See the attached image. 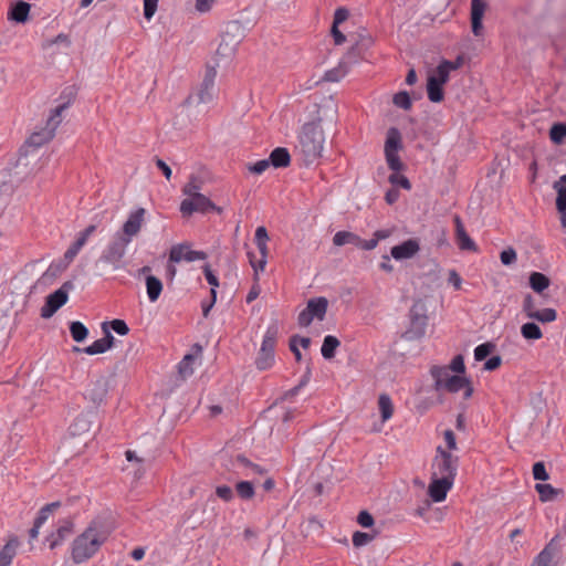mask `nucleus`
Here are the masks:
<instances>
[{"instance_id": "f257e3e1", "label": "nucleus", "mask_w": 566, "mask_h": 566, "mask_svg": "<svg viewBox=\"0 0 566 566\" xmlns=\"http://www.w3.org/2000/svg\"><path fill=\"white\" fill-rule=\"evenodd\" d=\"M106 537V534L102 531V524L97 521L91 522L87 528L73 541V562L81 564L88 560L96 554Z\"/></svg>"}, {"instance_id": "f03ea898", "label": "nucleus", "mask_w": 566, "mask_h": 566, "mask_svg": "<svg viewBox=\"0 0 566 566\" xmlns=\"http://www.w3.org/2000/svg\"><path fill=\"white\" fill-rule=\"evenodd\" d=\"M324 145V133L319 122L305 123L298 135V147L306 163L321 157Z\"/></svg>"}, {"instance_id": "7ed1b4c3", "label": "nucleus", "mask_w": 566, "mask_h": 566, "mask_svg": "<svg viewBox=\"0 0 566 566\" xmlns=\"http://www.w3.org/2000/svg\"><path fill=\"white\" fill-rule=\"evenodd\" d=\"M64 95H67L69 99L60 104L52 111L50 117L48 118L45 127L41 128L40 130L33 132L25 142L27 146L39 148L54 137L55 130L61 123L60 116L62 112L70 106L72 98L74 97L73 87L65 88L62 93V97Z\"/></svg>"}, {"instance_id": "20e7f679", "label": "nucleus", "mask_w": 566, "mask_h": 566, "mask_svg": "<svg viewBox=\"0 0 566 566\" xmlns=\"http://www.w3.org/2000/svg\"><path fill=\"white\" fill-rule=\"evenodd\" d=\"M427 306L422 300H416L409 310V327L403 332L406 340H417L424 336L428 325Z\"/></svg>"}, {"instance_id": "39448f33", "label": "nucleus", "mask_w": 566, "mask_h": 566, "mask_svg": "<svg viewBox=\"0 0 566 566\" xmlns=\"http://www.w3.org/2000/svg\"><path fill=\"white\" fill-rule=\"evenodd\" d=\"M127 237H113L112 241L103 250L102 254L95 262L96 266H111L113 270H118L123 266V259L126 253L128 243Z\"/></svg>"}, {"instance_id": "423d86ee", "label": "nucleus", "mask_w": 566, "mask_h": 566, "mask_svg": "<svg viewBox=\"0 0 566 566\" xmlns=\"http://www.w3.org/2000/svg\"><path fill=\"white\" fill-rule=\"evenodd\" d=\"M459 467V458L451 452L443 449L441 446L437 447V454L432 461L431 475L438 478H446L453 480L457 475Z\"/></svg>"}, {"instance_id": "0eeeda50", "label": "nucleus", "mask_w": 566, "mask_h": 566, "mask_svg": "<svg viewBox=\"0 0 566 566\" xmlns=\"http://www.w3.org/2000/svg\"><path fill=\"white\" fill-rule=\"evenodd\" d=\"M279 335V327L272 324L268 327L263 337L261 348L255 359V366L259 370H266L272 367L274 363V350Z\"/></svg>"}, {"instance_id": "6e6552de", "label": "nucleus", "mask_w": 566, "mask_h": 566, "mask_svg": "<svg viewBox=\"0 0 566 566\" xmlns=\"http://www.w3.org/2000/svg\"><path fill=\"white\" fill-rule=\"evenodd\" d=\"M450 74L441 65L428 75L427 94L432 103H441L444 99L443 85L448 83Z\"/></svg>"}, {"instance_id": "1a4fd4ad", "label": "nucleus", "mask_w": 566, "mask_h": 566, "mask_svg": "<svg viewBox=\"0 0 566 566\" xmlns=\"http://www.w3.org/2000/svg\"><path fill=\"white\" fill-rule=\"evenodd\" d=\"M560 534H556L533 559L531 566H556L562 557Z\"/></svg>"}, {"instance_id": "9d476101", "label": "nucleus", "mask_w": 566, "mask_h": 566, "mask_svg": "<svg viewBox=\"0 0 566 566\" xmlns=\"http://www.w3.org/2000/svg\"><path fill=\"white\" fill-rule=\"evenodd\" d=\"M216 211L217 213L222 212V208L216 206L205 195H196L193 198L184 199L180 203V212L184 216H191L193 212L208 213Z\"/></svg>"}, {"instance_id": "9b49d317", "label": "nucleus", "mask_w": 566, "mask_h": 566, "mask_svg": "<svg viewBox=\"0 0 566 566\" xmlns=\"http://www.w3.org/2000/svg\"><path fill=\"white\" fill-rule=\"evenodd\" d=\"M109 382L104 376L93 380L87 386L84 397L86 400L93 403L94 407H99L106 399L108 394Z\"/></svg>"}, {"instance_id": "f8f14e48", "label": "nucleus", "mask_w": 566, "mask_h": 566, "mask_svg": "<svg viewBox=\"0 0 566 566\" xmlns=\"http://www.w3.org/2000/svg\"><path fill=\"white\" fill-rule=\"evenodd\" d=\"M207 258L206 252L191 250L188 243L172 245L169 251L170 263H179L181 261L193 262L197 260H206Z\"/></svg>"}, {"instance_id": "ddd939ff", "label": "nucleus", "mask_w": 566, "mask_h": 566, "mask_svg": "<svg viewBox=\"0 0 566 566\" xmlns=\"http://www.w3.org/2000/svg\"><path fill=\"white\" fill-rule=\"evenodd\" d=\"M217 71L213 66H207L203 80L197 93V103H208L213 98Z\"/></svg>"}, {"instance_id": "4468645a", "label": "nucleus", "mask_w": 566, "mask_h": 566, "mask_svg": "<svg viewBox=\"0 0 566 566\" xmlns=\"http://www.w3.org/2000/svg\"><path fill=\"white\" fill-rule=\"evenodd\" d=\"M230 29H233L235 31L241 30V25L239 22H231L228 24L226 32L222 35L221 42L218 46L217 53L224 57H230L234 54L238 45L241 42V36H232V43L228 42V38L231 35Z\"/></svg>"}, {"instance_id": "2eb2a0df", "label": "nucleus", "mask_w": 566, "mask_h": 566, "mask_svg": "<svg viewBox=\"0 0 566 566\" xmlns=\"http://www.w3.org/2000/svg\"><path fill=\"white\" fill-rule=\"evenodd\" d=\"M145 216V209L138 208L132 212L128 219L123 224V232L115 233L117 237H127L128 243L132 241V237L136 235L142 228V223Z\"/></svg>"}, {"instance_id": "dca6fc26", "label": "nucleus", "mask_w": 566, "mask_h": 566, "mask_svg": "<svg viewBox=\"0 0 566 566\" xmlns=\"http://www.w3.org/2000/svg\"><path fill=\"white\" fill-rule=\"evenodd\" d=\"M69 300L64 291H54L46 296L44 305L41 307V317L50 318L53 316Z\"/></svg>"}, {"instance_id": "f3484780", "label": "nucleus", "mask_w": 566, "mask_h": 566, "mask_svg": "<svg viewBox=\"0 0 566 566\" xmlns=\"http://www.w3.org/2000/svg\"><path fill=\"white\" fill-rule=\"evenodd\" d=\"M453 480L431 475L428 494L434 502H441L447 497L448 491L453 485Z\"/></svg>"}, {"instance_id": "a211bd4d", "label": "nucleus", "mask_w": 566, "mask_h": 566, "mask_svg": "<svg viewBox=\"0 0 566 566\" xmlns=\"http://www.w3.org/2000/svg\"><path fill=\"white\" fill-rule=\"evenodd\" d=\"M455 226V240L460 250L478 252L479 248L475 242L467 233L462 219L455 214L453 217Z\"/></svg>"}, {"instance_id": "6ab92c4d", "label": "nucleus", "mask_w": 566, "mask_h": 566, "mask_svg": "<svg viewBox=\"0 0 566 566\" xmlns=\"http://www.w3.org/2000/svg\"><path fill=\"white\" fill-rule=\"evenodd\" d=\"M420 251L418 239H408L402 243L395 245L390 250V254L395 260L411 259Z\"/></svg>"}, {"instance_id": "aec40b11", "label": "nucleus", "mask_w": 566, "mask_h": 566, "mask_svg": "<svg viewBox=\"0 0 566 566\" xmlns=\"http://www.w3.org/2000/svg\"><path fill=\"white\" fill-rule=\"evenodd\" d=\"M73 526L74 524L70 518H64L60 521L56 531L51 533L46 537L49 547L51 549H54L56 546H59L65 538H67L73 533Z\"/></svg>"}, {"instance_id": "412c9836", "label": "nucleus", "mask_w": 566, "mask_h": 566, "mask_svg": "<svg viewBox=\"0 0 566 566\" xmlns=\"http://www.w3.org/2000/svg\"><path fill=\"white\" fill-rule=\"evenodd\" d=\"M486 3L483 0H471V28L475 36H480L483 32L482 19Z\"/></svg>"}, {"instance_id": "4be33fe9", "label": "nucleus", "mask_w": 566, "mask_h": 566, "mask_svg": "<svg viewBox=\"0 0 566 566\" xmlns=\"http://www.w3.org/2000/svg\"><path fill=\"white\" fill-rule=\"evenodd\" d=\"M255 244L260 251L261 258L259 260H256L253 252H248V259H249L250 265L254 270V281L258 282L259 281V272L263 271L266 265V258H268L269 250H268V241L255 242Z\"/></svg>"}, {"instance_id": "5701e85b", "label": "nucleus", "mask_w": 566, "mask_h": 566, "mask_svg": "<svg viewBox=\"0 0 566 566\" xmlns=\"http://www.w3.org/2000/svg\"><path fill=\"white\" fill-rule=\"evenodd\" d=\"M31 6L25 1L15 2L8 12V19L17 23H25L29 19Z\"/></svg>"}, {"instance_id": "b1692460", "label": "nucleus", "mask_w": 566, "mask_h": 566, "mask_svg": "<svg viewBox=\"0 0 566 566\" xmlns=\"http://www.w3.org/2000/svg\"><path fill=\"white\" fill-rule=\"evenodd\" d=\"M430 375L434 380L433 388L436 391H440L444 389V384L448 381L452 375L450 374V368L447 366H432L430 368Z\"/></svg>"}, {"instance_id": "393cba45", "label": "nucleus", "mask_w": 566, "mask_h": 566, "mask_svg": "<svg viewBox=\"0 0 566 566\" xmlns=\"http://www.w3.org/2000/svg\"><path fill=\"white\" fill-rule=\"evenodd\" d=\"M271 166L274 168H285L291 164V155L284 147H276L269 157Z\"/></svg>"}, {"instance_id": "a878e982", "label": "nucleus", "mask_w": 566, "mask_h": 566, "mask_svg": "<svg viewBox=\"0 0 566 566\" xmlns=\"http://www.w3.org/2000/svg\"><path fill=\"white\" fill-rule=\"evenodd\" d=\"M18 546L19 539L17 537H13L7 542L0 552V566H10L17 554Z\"/></svg>"}, {"instance_id": "bb28decb", "label": "nucleus", "mask_w": 566, "mask_h": 566, "mask_svg": "<svg viewBox=\"0 0 566 566\" xmlns=\"http://www.w3.org/2000/svg\"><path fill=\"white\" fill-rule=\"evenodd\" d=\"M306 306L314 318L322 321L327 312L328 301L323 296L315 297L311 298Z\"/></svg>"}, {"instance_id": "cd10ccee", "label": "nucleus", "mask_w": 566, "mask_h": 566, "mask_svg": "<svg viewBox=\"0 0 566 566\" xmlns=\"http://www.w3.org/2000/svg\"><path fill=\"white\" fill-rule=\"evenodd\" d=\"M146 290L149 301L154 303L163 292V283L157 276L148 274L146 276Z\"/></svg>"}, {"instance_id": "c85d7f7f", "label": "nucleus", "mask_w": 566, "mask_h": 566, "mask_svg": "<svg viewBox=\"0 0 566 566\" xmlns=\"http://www.w3.org/2000/svg\"><path fill=\"white\" fill-rule=\"evenodd\" d=\"M401 148V135L400 132L391 127L387 133V138L385 143V153H398Z\"/></svg>"}, {"instance_id": "c756f323", "label": "nucleus", "mask_w": 566, "mask_h": 566, "mask_svg": "<svg viewBox=\"0 0 566 566\" xmlns=\"http://www.w3.org/2000/svg\"><path fill=\"white\" fill-rule=\"evenodd\" d=\"M340 342L333 335L325 336L321 348L322 356L325 359H332L335 357L336 349L339 347Z\"/></svg>"}, {"instance_id": "7c9ffc66", "label": "nucleus", "mask_w": 566, "mask_h": 566, "mask_svg": "<svg viewBox=\"0 0 566 566\" xmlns=\"http://www.w3.org/2000/svg\"><path fill=\"white\" fill-rule=\"evenodd\" d=\"M535 490L542 502L553 501L558 494L563 493L562 489H555L551 484L536 483Z\"/></svg>"}, {"instance_id": "2f4dec72", "label": "nucleus", "mask_w": 566, "mask_h": 566, "mask_svg": "<svg viewBox=\"0 0 566 566\" xmlns=\"http://www.w3.org/2000/svg\"><path fill=\"white\" fill-rule=\"evenodd\" d=\"M528 283L534 292L542 293L549 286L551 281L545 274L541 272H532L530 275Z\"/></svg>"}, {"instance_id": "473e14b6", "label": "nucleus", "mask_w": 566, "mask_h": 566, "mask_svg": "<svg viewBox=\"0 0 566 566\" xmlns=\"http://www.w3.org/2000/svg\"><path fill=\"white\" fill-rule=\"evenodd\" d=\"M468 380L469 378L463 375H452L444 384L443 390L450 394H457L462 390L463 387L468 386Z\"/></svg>"}, {"instance_id": "72a5a7b5", "label": "nucleus", "mask_w": 566, "mask_h": 566, "mask_svg": "<svg viewBox=\"0 0 566 566\" xmlns=\"http://www.w3.org/2000/svg\"><path fill=\"white\" fill-rule=\"evenodd\" d=\"M378 407L382 422L389 420L394 413L391 398L387 394H381L378 398Z\"/></svg>"}, {"instance_id": "f704fd0d", "label": "nucleus", "mask_w": 566, "mask_h": 566, "mask_svg": "<svg viewBox=\"0 0 566 566\" xmlns=\"http://www.w3.org/2000/svg\"><path fill=\"white\" fill-rule=\"evenodd\" d=\"M359 242V235H357L354 232L349 231H338L333 237V243L336 247H342L345 244H353L357 247V243Z\"/></svg>"}, {"instance_id": "c9c22d12", "label": "nucleus", "mask_w": 566, "mask_h": 566, "mask_svg": "<svg viewBox=\"0 0 566 566\" xmlns=\"http://www.w3.org/2000/svg\"><path fill=\"white\" fill-rule=\"evenodd\" d=\"M521 334L527 340H537L543 336L539 326L533 322L523 324L521 327Z\"/></svg>"}, {"instance_id": "e433bc0d", "label": "nucleus", "mask_w": 566, "mask_h": 566, "mask_svg": "<svg viewBox=\"0 0 566 566\" xmlns=\"http://www.w3.org/2000/svg\"><path fill=\"white\" fill-rule=\"evenodd\" d=\"M196 360V356L192 354H187L184 356L181 361L178 364V373L181 378L186 379L187 377L193 374V363Z\"/></svg>"}, {"instance_id": "4c0bfd02", "label": "nucleus", "mask_w": 566, "mask_h": 566, "mask_svg": "<svg viewBox=\"0 0 566 566\" xmlns=\"http://www.w3.org/2000/svg\"><path fill=\"white\" fill-rule=\"evenodd\" d=\"M557 317V312L554 308L546 307L537 310V312L528 313V318L535 319L541 323L554 322Z\"/></svg>"}, {"instance_id": "58836bf2", "label": "nucleus", "mask_w": 566, "mask_h": 566, "mask_svg": "<svg viewBox=\"0 0 566 566\" xmlns=\"http://www.w3.org/2000/svg\"><path fill=\"white\" fill-rule=\"evenodd\" d=\"M70 333L76 343H82L87 337L88 329L82 322L74 321L70 324Z\"/></svg>"}, {"instance_id": "ea45409f", "label": "nucleus", "mask_w": 566, "mask_h": 566, "mask_svg": "<svg viewBox=\"0 0 566 566\" xmlns=\"http://www.w3.org/2000/svg\"><path fill=\"white\" fill-rule=\"evenodd\" d=\"M60 506H61V502H59V501L44 505L39 511L38 516L34 520V523L36 524V526H42L49 518L50 514H52Z\"/></svg>"}, {"instance_id": "a19ab883", "label": "nucleus", "mask_w": 566, "mask_h": 566, "mask_svg": "<svg viewBox=\"0 0 566 566\" xmlns=\"http://www.w3.org/2000/svg\"><path fill=\"white\" fill-rule=\"evenodd\" d=\"M235 491L238 496L244 501L251 500L255 494L254 486L250 481L238 482L235 484Z\"/></svg>"}, {"instance_id": "79ce46f5", "label": "nucleus", "mask_w": 566, "mask_h": 566, "mask_svg": "<svg viewBox=\"0 0 566 566\" xmlns=\"http://www.w3.org/2000/svg\"><path fill=\"white\" fill-rule=\"evenodd\" d=\"M549 138L554 144H562L566 138V124L555 123L549 129Z\"/></svg>"}, {"instance_id": "37998d69", "label": "nucleus", "mask_w": 566, "mask_h": 566, "mask_svg": "<svg viewBox=\"0 0 566 566\" xmlns=\"http://www.w3.org/2000/svg\"><path fill=\"white\" fill-rule=\"evenodd\" d=\"M106 350L107 349H106L104 343L101 342V338L96 339L90 346L84 347V348H81V347H77V346L73 347V352H75V353H85L87 355L103 354Z\"/></svg>"}, {"instance_id": "c03bdc74", "label": "nucleus", "mask_w": 566, "mask_h": 566, "mask_svg": "<svg viewBox=\"0 0 566 566\" xmlns=\"http://www.w3.org/2000/svg\"><path fill=\"white\" fill-rule=\"evenodd\" d=\"M392 102L394 104L397 106V107H400L405 111H408L411 108L412 106V103H411V98L409 96V93L406 92V91H401V92H398L394 95V98H392Z\"/></svg>"}, {"instance_id": "a18cd8bd", "label": "nucleus", "mask_w": 566, "mask_h": 566, "mask_svg": "<svg viewBox=\"0 0 566 566\" xmlns=\"http://www.w3.org/2000/svg\"><path fill=\"white\" fill-rule=\"evenodd\" d=\"M494 349H495V345L490 342L483 343V344L476 346L474 349L475 360H478V361L484 360L489 355H491L493 353Z\"/></svg>"}, {"instance_id": "49530a36", "label": "nucleus", "mask_w": 566, "mask_h": 566, "mask_svg": "<svg viewBox=\"0 0 566 566\" xmlns=\"http://www.w3.org/2000/svg\"><path fill=\"white\" fill-rule=\"evenodd\" d=\"M553 188L557 191L556 208L558 211H566V187L554 182Z\"/></svg>"}, {"instance_id": "de8ad7c7", "label": "nucleus", "mask_w": 566, "mask_h": 566, "mask_svg": "<svg viewBox=\"0 0 566 566\" xmlns=\"http://www.w3.org/2000/svg\"><path fill=\"white\" fill-rule=\"evenodd\" d=\"M386 161L389 167L395 172H398L403 169V164L401 163L397 153H385Z\"/></svg>"}, {"instance_id": "09e8293b", "label": "nucleus", "mask_w": 566, "mask_h": 566, "mask_svg": "<svg viewBox=\"0 0 566 566\" xmlns=\"http://www.w3.org/2000/svg\"><path fill=\"white\" fill-rule=\"evenodd\" d=\"M374 538H375V535H373V534L357 531L353 534V545L355 547H360V546L368 544Z\"/></svg>"}, {"instance_id": "8fccbe9b", "label": "nucleus", "mask_w": 566, "mask_h": 566, "mask_svg": "<svg viewBox=\"0 0 566 566\" xmlns=\"http://www.w3.org/2000/svg\"><path fill=\"white\" fill-rule=\"evenodd\" d=\"M107 325H109L111 328L120 336H125L129 333V327L123 319L115 318L111 322H107Z\"/></svg>"}, {"instance_id": "3c124183", "label": "nucleus", "mask_w": 566, "mask_h": 566, "mask_svg": "<svg viewBox=\"0 0 566 566\" xmlns=\"http://www.w3.org/2000/svg\"><path fill=\"white\" fill-rule=\"evenodd\" d=\"M533 478L538 481H546L549 479V474L546 471L544 462H535L533 464Z\"/></svg>"}, {"instance_id": "603ef678", "label": "nucleus", "mask_w": 566, "mask_h": 566, "mask_svg": "<svg viewBox=\"0 0 566 566\" xmlns=\"http://www.w3.org/2000/svg\"><path fill=\"white\" fill-rule=\"evenodd\" d=\"M447 367L450 368V371H454L458 375L465 374V364H464V358L462 355L454 356L453 359L451 360L450 365Z\"/></svg>"}, {"instance_id": "864d4df0", "label": "nucleus", "mask_w": 566, "mask_h": 566, "mask_svg": "<svg viewBox=\"0 0 566 566\" xmlns=\"http://www.w3.org/2000/svg\"><path fill=\"white\" fill-rule=\"evenodd\" d=\"M500 260L503 265H512L517 260L516 251L513 248H507L503 250L500 254Z\"/></svg>"}, {"instance_id": "5fc2aeb1", "label": "nucleus", "mask_w": 566, "mask_h": 566, "mask_svg": "<svg viewBox=\"0 0 566 566\" xmlns=\"http://www.w3.org/2000/svg\"><path fill=\"white\" fill-rule=\"evenodd\" d=\"M389 182L391 185H398L400 186L401 188L406 189V190H410L411 189V182L409 181V179L402 175H399V174H391L389 176Z\"/></svg>"}, {"instance_id": "6e6d98bb", "label": "nucleus", "mask_w": 566, "mask_h": 566, "mask_svg": "<svg viewBox=\"0 0 566 566\" xmlns=\"http://www.w3.org/2000/svg\"><path fill=\"white\" fill-rule=\"evenodd\" d=\"M271 166L269 159H262L248 166L250 172L254 175L263 174Z\"/></svg>"}, {"instance_id": "4d7b16f0", "label": "nucleus", "mask_w": 566, "mask_h": 566, "mask_svg": "<svg viewBox=\"0 0 566 566\" xmlns=\"http://www.w3.org/2000/svg\"><path fill=\"white\" fill-rule=\"evenodd\" d=\"M216 495L223 500L224 502H230L233 497V491L228 485H219L216 488Z\"/></svg>"}, {"instance_id": "13d9d810", "label": "nucleus", "mask_w": 566, "mask_h": 566, "mask_svg": "<svg viewBox=\"0 0 566 566\" xmlns=\"http://www.w3.org/2000/svg\"><path fill=\"white\" fill-rule=\"evenodd\" d=\"M84 245L81 244L80 242L77 241H74L70 247L69 249L65 251L64 253V260H66L67 263L72 262L74 260V258L78 254V252L81 251V249L83 248Z\"/></svg>"}, {"instance_id": "bf43d9fd", "label": "nucleus", "mask_w": 566, "mask_h": 566, "mask_svg": "<svg viewBox=\"0 0 566 566\" xmlns=\"http://www.w3.org/2000/svg\"><path fill=\"white\" fill-rule=\"evenodd\" d=\"M463 64V57L458 56L454 61L442 60L439 65H441L447 72L450 74L451 71H455L460 69Z\"/></svg>"}, {"instance_id": "052dcab7", "label": "nucleus", "mask_w": 566, "mask_h": 566, "mask_svg": "<svg viewBox=\"0 0 566 566\" xmlns=\"http://www.w3.org/2000/svg\"><path fill=\"white\" fill-rule=\"evenodd\" d=\"M357 523L365 527H371L375 523L373 515L368 511H360L357 516Z\"/></svg>"}, {"instance_id": "680f3d73", "label": "nucleus", "mask_w": 566, "mask_h": 566, "mask_svg": "<svg viewBox=\"0 0 566 566\" xmlns=\"http://www.w3.org/2000/svg\"><path fill=\"white\" fill-rule=\"evenodd\" d=\"M73 433H80L88 430V421L85 416H78L72 424Z\"/></svg>"}, {"instance_id": "e2e57ef3", "label": "nucleus", "mask_w": 566, "mask_h": 566, "mask_svg": "<svg viewBox=\"0 0 566 566\" xmlns=\"http://www.w3.org/2000/svg\"><path fill=\"white\" fill-rule=\"evenodd\" d=\"M211 298L210 301H202L201 308H202V315L205 317H208L210 310L213 307L217 301V291L216 289L210 290Z\"/></svg>"}, {"instance_id": "0e129e2a", "label": "nucleus", "mask_w": 566, "mask_h": 566, "mask_svg": "<svg viewBox=\"0 0 566 566\" xmlns=\"http://www.w3.org/2000/svg\"><path fill=\"white\" fill-rule=\"evenodd\" d=\"M314 317L313 315L311 314L310 310L307 308V306L298 314L297 316V323L300 326L302 327H307L311 325V323L313 322Z\"/></svg>"}, {"instance_id": "69168bd1", "label": "nucleus", "mask_w": 566, "mask_h": 566, "mask_svg": "<svg viewBox=\"0 0 566 566\" xmlns=\"http://www.w3.org/2000/svg\"><path fill=\"white\" fill-rule=\"evenodd\" d=\"M349 11L346 8H337L334 13L333 25L338 27L340 23L348 19Z\"/></svg>"}, {"instance_id": "338daca9", "label": "nucleus", "mask_w": 566, "mask_h": 566, "mask_svg": "<svg viewBox=\"0 0 566 566\" xmlns=\"http://www.w3.org/2000/svg\"><path fill=\"white\" fill-rule=\"evenodd\" d=\"M157 1L155 0H144V17L147 19V20H150L156 10H157Z\"/></svg>"}, {"instance_id": "774afa93", "label": "nucleus", "mask_w": 566, "mask_h": 566, "mask_svg": "<svg viewBox=\"0 0 566 566\" xmlns=\"http://www.w3.org/2000/svg\"><path fill=\"white\" fill-rule=\"evenodd\" d=\"M344 76V72L339 67L328 70L324 74V80L327 82H337Z\"/></svg>"}]
</instances>
